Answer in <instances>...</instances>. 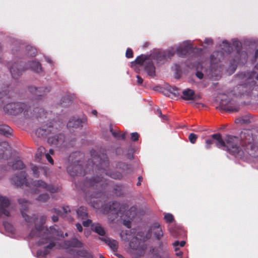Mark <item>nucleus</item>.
<instances>
[{
	"instance_id": "nucleus-38",
	"label": "nucleus",
	"mask_w": 258,
	"mask_h": 258,
	"mask_svg": "<svg viewBox=\"0 0 258 258\" xmlns=\"http://www.w3.org/2000/svg\"><path fill=\"white\" fill-rule=\"evenodd\" d=\"M139 246V243L137 238L133 239L130 243V246L133 249L137 250Z\"/></svg>"
},
{
	"instance_id": "nucleus-56",
	"label": "nucleus",
	"mask_w": 258,
	"mask_h": 258,
	"mask_svg": "<svg viewBox=\"0 0 258 258\" xmlns=\"http://www.w3.org/2000/svg\"><path fill=\"white\" fill-rule=\"evenodd\" d=\"M204 42L208 45H212L213 44L212 39L211 38H206Z\"/></svg>"
},
{
	"instance_id": "nucleus-63",
	"label": "nucleus",
	"mask_w": 258,
	"mask_h": 258,
	"mask_svg": "<svg viewBox=\"0 0 258 258\" xmlns=\"http://www.w3.org/2000/svg\"><path fill=\"white\" fill-rule=\"evenodd\" d=\"M185 244V242L184 241H181L179 242V245L181 247H183L184 246Z\"/></svg>"
},
{
	"instance_id": "nucleus-35",
	"label": "nucleus",
	"mask_w": 258,
	"mask_h": 258,
	"mask_svg": "<svg viewBox=\"0 0 258 258\" xmlns=\"http://www.w3.org/2000/svg\"><path fill=\"white\" fill-rule=\"evenodd\" d=\"M26 53L30 56H35L37 54V50L31 46H27L26 47Z\"/></svg>"
},
{
	"instance_id": "nucleus-55",
	"label": "nucleus",
	"mask_w": 258,
	"mask_h": 258,
	"mask_svg": "<svg viewBox=\"0 0 258 258\" xmlns=\"http://www.w3.org/2000/svg\"><path fill=\"white\" fill-rule=\"evenodd\" d=\"M233 45L238 48L241 46V43L238 40H234L233 42Z\"/></svg>"
},
{
	"instance_id": "nucleus-10",
	"label": "nucleus",
	"mask_w": 258,
	"mask_h": 258,
	"mask_svg": "<svg viewBox=\"0 0 258 258\" xmlns=\"http://www.w3.org/2000/svg\"><path fill=\"white\" fill-rule=\"evenodd\" d=\"M18 201L19 204L20 205H22L21 213L23 217L24 218L25 220L28 223H30L32 222H35V220H37L38 218L35 216L34 217H30L29 215H28L26 213H25L24 212L26 211L28 209V207L27 206V201H25L24 199H19Z\"/></svg>"
},
{
	"instance_id": "nucleus-5",
	"label": "nucleus",
	"mask_w": 258,
	"mask_h": 258,
	"mask_svg": "<svg viewBox=\"0 0 258 258\" xmlns=\"http://www.w3.org/2000/svg\"><path fill=\"white\" fill-rule=\"evenodd\" d=\"M152 233L157 240H160L163 237L164 233L159 223L155 222L150 226L146 235L143 238V240L145 241L150 239Z\"/></svg>"
},
{
	"instance_id": "nucleus-2",
	"label": "nucleus",
	"mask_w": 258,
	"mask_h": 258,
	"mask_svg": "<svg viewBox=\"0 0 258 258\" xmlns=\"http://www.w3.org/2000/svg\"><path fill=\"white\" fill-rule=\"evenodd\" d=\"M45 217H41L40 219L41 225H36L29 234V236L31 237H39L40 238L37 242L38 245H42L49 242L48 245L37 251V256L46 257L50 253V250L55 246V243L53 241L54 236L60 235L54 226H50L48 229L42 226L45 222Z\"/></svg>"
},
{
	"instance_id": "nucleus-8",
	"label": "nucleus",
	"mask_w": 258,
	"mask_h": 258,
	"mask_svg": "<svg viewBox=\"0 0 258 258\" xmlns=\"http://www.w3.org/2000/svg\"><path fill=\"white\" fill-rule=\"evenodd\" d=\"M27 174L25 172H21L11 179L12 183L17 187L31 186L30 182L28 181Z\"/></svg>"
},
{
	"instance_id": "nucleus-16",
	"label": "nucleus",
	"mask_w": 258,
	"mask_h": 258,
	"mask_svg": "<svg viewBox=\"0 0 258 258\" xmlns=\"http://www.w3.org/2000/svg\"><path fill=\"white\" fill-rule=\"evenodd\" d=\"M175 53L174 50H169L167 52H159L154 57L159 63H162L166 58H170Z\"/></svg>"
},
{
	"instance_id": "nucleus-13",
	"label": "nucleus",
	"mask_w": 258,
	"mask_h": 258,
	"mask_svg": "<svg viewBox=\"0 0 258 258\" xmlns=\"http://www.w3.org/2000/svg\"><path fill=\"white\" fill-rule=\"evenodd\" d=\"M10 70L12 77L15 79H17L22 75L24 69L21 64L17 62L13 64Z\"/></svg>"
},
{
	"instance_id": "nucleus-7",
	"label": "nucleus",
	"mask_w": 258,
	"mask_h": 258,
	"mask_svg": "<svg viewBox=\"0 0 258 258\" xmlns=\"http://www.w3.org/2000/svg\"><path fill=\"white\" fill-rule=\"evenodd\" d=\"M31 186L29 187L35 189H44L46 190L49 191L51 194L59 192V188L57 187H54L51 185H47L46 182L42 180H36L32 182H30Z\"/></svg>"
},
{
	"instance_id": "nucleus-3",
	"label": "nucleus",
	"mask_w": 258,
	"mask_h": 258,
	"mask_svg": "<svg viewBox=\"0 0 258 258\" xmlns=\"http://www.w3.org/2000/svg\"><path fill=\"white\" fill-rule=\"evenodd\" d=\"M108 163L107 161L104 160L103 162L100 163V167L97 165H94L93 168L95 169L96 174H94L91 177L87 176L86 180L84 183V186L86 188H92L97 189L103 188L107 184L106 179L102 176V173L106 175H108L114 179H119L121 177V175L119 173H110L106 171L104 172V170L102 169V167H106Z\"/></svg>"
},
{
	"instance_id": "nucleus-48",
	"label": "nucleus",
	"mask_w": 258,
	"mask_h": 258,
	"mask_svg": "<svg viewBox=\"0 0 258 258\" xmlns=\"http://www.w3.org/2000/svg\"><path fill=\"white\" fill-rule=\"evenodd\" d=\"M214 144L212 139H208L206 141V148L209 149L211 147V145Z\"/></svg>"
},
{
	"instance_id": "nucleus-51",
	"label": "nucleus",
	"mask_w": 258,
	"mask_h": 258,
	"mask_svg": "<svg viewBox=\"0 0 258 258\" xmlns=\"http://www.w3.org/2000/svg\"><path fill=\"white\" fill-rule=\"evenodd\" d=\"M167 243L166 242H164L162 241H159L158 243L159 249L160 250H163L164 248L166 247Z\"/></svg>"
},
{
	"instance_id": "nucleus-11",
	"label": "nucleus",
	"mask_w": 258,
	"mask_h": 258,
	"mask_svg": "<svg viewBox=\"0 0 258 258\" xmlns=\"http://www.w3.org/2000/svg\"><path fill=\"white\" fill-rule=\"evenodd\" d=\"M10 205V201L5 196L0 195V217L5 215L9 217V212L6 209Z\"/></svg>"
},
{
	"instance_id": "nucleus-29",
	"label": "nucleus",
	"mask_w": 258,
	"mask_h": 258,
	"mask_svg": "<svg viewBox=\"0 0 258 258\" xmlns=\"http://www.w3.org/2000/svg\"><path fill=\"white\" fill-rule=\"evenodd\" d=\"M50 88L46 87H41L37 88L35 96L37 99H40L41 97L44 96L46 93L49 92Z\"/></svg>"
},
{
	"instance_id": "nucleus-54",
	"label": "nucleus",
	"mask_w": 258,
	"mask_h": 258,
	"mask_svg": "<svg viewBox=\"0 0 258 258\" xmlns=\"http://www.w3.org/2000/svg\"><path fill=\"white\" fill-rule=\"evenodd\" d=\"M169 90L171 93L174 94V95L179 94V93L178 92L177 89L176 87H170Z\"/></svg>"
},
{
	"instance_id": "nucleus-33",
	"label": "nucleus",
	"mask_w": 258,
	"mask_h": 258,
	"mask_svg": "<svg viewBox=\"0 0 258 258\" xmlns=\"http://www.w3.org/2000/svg\"><path fill=\"white\" fill-rule=\"evenodd\" d=\"M78 255L85 258H94L93 255L85 249L79 250L77 252Z\"/></svg>"
},
{
	"instance_id": "nucleus-6",
	"label": "nucleus",
	"mask_w": 258,
	"mask_h": 258,
	"mask_svg": "<svg viewBox=\"0 0 258 258\" xmlns=\"http://www.w3.org/2000/svg\"><path fill=\"white\" fill-rule=\"evenodd\" d=\"M135 61L137 63L143 66L145 68V70L149 76H154L155 75V68L150 58H148L144 55H141L138 57Z\"/></svg>"
},
{
	"instance_id": "nucleus-60",
	"label": "nucleus",
	"mask_w": 258,
	"mask_h": 258,
	"mask_svg": "<svg viewBox=\"0 0 258 258\" xmlns=\"http://www.w3.org/2000/svg\"><path fill=\"white\" fill-rule=\"evenodd\" d=\"M155 113L156 114L158 115L160 117L162 116V112L161 110L159 108H157V110L155 111Z\"/></svg>"
},
{
	"instance_id": "nucleus-49",
	"label": "nucleus",
	"mask_w": 258,
	"mask_h": 258,
	"mask_svg": "<svg viewBox=\"0 0 258 258\" xmlns=\"http://www.w3.org/2000/svg\"><path fill=\"white\" fill-rule=\"evenodd\" d=\"M126 56L127 58H132L133 57V52L131 48H127L125 53Z\"/></svg>"
},
{
	"instance_id": "nucleus-61",
	"label": "nucleus",
	"mask_w": 258,
	"mask_h": 258,
	"mask_svg": "<svg viewBox=\"0 0 258 258\" xmlns=\"http://www.w3.org/2000/svg\"><path fill=\"white\" fill-rule=\"evenodd\" d=\"M143 178L142 176H139L138 177V182H137V184L138 186L141 185V182L143 181Z\"/></svg>"
},
{
	"instance_id": "nucleus-42",
	"label": "nucleus",
	"mask_w": 258,
	"mask_h": 258,
	"mask_svg": "<svg viewBox=\"0 0 258 258\" xmlns=\"http://www.w3.org/2000/svg\"><path fill=\"white\" fill-rule=\"evenodd\" d=\"M221 48L226 52H229L230 51L229 44L227 41H224L221 45Z\"/></svg>"
},
{
	"instance_id": "nucleus-28",
	"label": "nucleus",
	"mask_w": 258,
	"mask_h": 258,
	"mask_svg": "<svg viewBox=\"0 0 258 258\" xmlns=\"http://www.w3.org/2000/svg\"><path fill=\"white\" fill-rule=\"evenodd\" d=\"M148 254L150 255V258H162L158 248L151 246L149 248Z\"/></svg>"
},
{
	"instance_id": "nucleus-53",
	"label": "nucleus",
	"mask_w": 258,
	"mask_h": 258,
	"mask_svg": "<svg viewBox=\"0 0 258 258\" xmlns=\"http://www.w3.org/2000/svg\"><path fill=\"white\" fill-rule=\"evenodd\" d=\"M4 226L7 230L11 231L13 229L12 225L8 222H5L4 223Z\"/></svg>"
},
{
	"instance_id": "nucleus-31",
	"label": "nucleus",
	"mask_w": 258,
	"mask_h": 258,
	"mask_svg": "<svg viewBox=\"0 0 258 258\" xmlns=\"http://www.w3.org/2000/svg\"><path fill=\"white\" fill-rule=\"evenodd\" d=\"M9 145L8 143L4 142L2 143L0 145V150L3 151V153H0V157L4 158L5 154H7L10 153Z\"/></svg>"
},
{
	"instance_id": "nucleus-37",
	"label": "nucleus",
	"mask_w": 258,
	"mask_h": 258,
	"mask_svg": "<svg viewBox=\"0 0 258 258\" xmlns=\"http://www.w3.org/2000/svg\"><path fill=\"white\" fill-rule=\"evenodd\" d=\"M110 131L111 132L112 135L116 138L118 139H124L125 138V133L119 135L118 133L113 131V128L110 127Z\"/></svg>"
},
{
	"instance_id": "nucleus-43",
	"label": "nucleus",
	"mask_w": 258,
	"mask_h": 258,
	"mask_svg": "<svg viewBox=\"0 0 258 258\" xmlns=\"http://www.w3.org/2000/svg\"><path fill=\"white\" fill-rule=\"evenodd\" d=\"M53 151L52 149H50L49 150V153H46L45 154V156L46 157V158L47 159V160H48V161L51 163V164H53V160L52 159V158L50 156V154H53Z\"/></svg>"
},
{
	"instance_id": "nucleus-46",
	"label": "nucleus",
	"mask_w": 258,
	"mask_h": 258,
	"mask_svg": "<svg viewBox=\"0 0 258 258\" xmlns=\"http://www.w3.org/2000/svg\"><path fill=\"white\" fill-rule=\"evenodd\" d=\"M49 195H39L38 200L42 202H46L49 199Z\"/></svg>"
},
{
	"instance_id": "nucleus-24",
	"label": "nucleus",
	"mask_w": 258,
	"mask_h": 258,
	"mask_svg": "<svg viewBox=\"0 0 258 258\" xmlns=\"http://www.w3.org/2000/svg\"><path fill=\"white\" fill-rule=\"evenodd\" d=\"M77 218L79 219L83 220L88 216V213L86 207L81 206L76 211Z\"/></svg>"
},
{
	"instance_id": "nucleus-50",
	"label": "nucleus",
	"mask_w": 258,
	"mask_h": 258,
	"mask_svg": "<svg viewBox=\"0 0 258 258\" xmlns=\"http://www.w3.org/2000/svg\"><path fill=\"white\" fill-rule=\"evenodd\" d=\"M139 135L137 133H133L131 134V140L133 141H136L138 140Z\"/></svg>"
},
{
	"instance_id": "nucleus-12",
	"label": "nucleus",
	"mask_w": 258,
	"mask_h": 258,
	"mask_svg": "<svg viewBox=\"0 0 258 258\" xmlns=\"http://www.w3.org/2000/svg\"><path fill=\"white\" fill-rule=\"evenodd\" d=\"M192 48L191 44L189 41H185L180 43L179 45L176 46L174 51H176L178 55H185L189 50Z\"/></svg>"
},
{
	"instance_id": "nucleus-45",
	"label": "nucleus",
	"mask_w": 258,
	"mask_h": 258,
	"mask_svg": "<svg viewBox=\"0 0 258 258\" xmlns=\"http://www.w3.org/2000/svg\"><path fill=\"white\" fill-rule=\"evenodd\" d=\"M235 122L236 123H248L250 121L248 119L242 117L236 119Z\"/></svg>"
},
{
	"instance_id": "nucleus-20",
	"label": "nucleus",
	"mask_w": 258,
	"mask_h": 258,
	"mask_svg": "<svg viewBox=\"0 0 258 258\" xmlns=\"http://www.w3.org/2000/svg\"><path fill=\"white\" fill-rule=\"evenodd\" d=\"M56 130L52 127L49 126L47 128H39L36 131V134L38 137H45L49 135L50 133L54 134Z\"/></svg>"
},
{
	"instance_id": "nucleus-62",
	"label": "nucleus",
	"mask_w": 258,
	"mask_h": 258,
	"mask_svg": "<svg viewBox=\"0 0 258 258\" xmlns=\"http://www.w3.org/2000/svg\"><path fill=\"white\" fill-rule=\"evenodd\" d=\"M173 245L174 246H177L179 245V241H175L173 243Z\"/></svg>"
},
{
	"instance_id": "nucleus-41",
	"label": "nucleus",
	"mask_w": 258,
	"mask_h": 258,
	"mask_svg": "<svg viewBox=\"0 0 258 258\" xmlns=\"http://www.w3.org/2000/svg\"><path fill=\"white\" fill-rule=\"evenodd\" d=\"M14 105V109L15 110H17L18 112H21L24 110L23 107L24 106V104L22 103H17L14 104H11V106Z\"/></svg>"
},
{
	"instance_id": "nucleus-30",
	"label": "nucleus",
	"mask_w": 258,
	"mask_h": 258,
	"mask_svg": "<svg viewBox=\"0 0 258 258\" xmlns=\"http://www.w3.org/2000/svg\"><path fill=\"white\" fill-rule=\"evenodd\" d=\"M28 68L38 73L42 71L41 64L38 61H32L30 62Z\"/></svg>"
},
{
	"instance_id": "nucleus-22",
	"label": "nucleus",
	"mask_w": 258,
	"mask_h": 258,
	"mask_svg": "<svg viewBox=\"0 0 258 258\" xmlns=\"http://www.w3.org/2000/svg\"><path fill=\"white\" fill-rule=\"evenodd\" d=\"M100 239L105 242L114 251H117L118 249V242L116 240L111 239L109 237H102Z\"/></svg>"
},
{
	"instance_id": "nucleus-26",
	"label": "nucleus",
	"mask_w": 258,
	"mask_h": 258,
	"mask_svg": "<svg viewBox=\"0 0 258 258\" xmlns=\"http://www.w3.org/2000/svg\"><path fill=\"white\" fill-rule=\"evenodd\" d=\"M194 91L189 89L184 90L182 91L183 96L182 98L185 100H190L194 99Z\"/></svg>"
},
{
	"instance_id": "nucleus-57",
	"label": "nucleus",
	"mask_w": 258,
	"mask_h": 258,
	"mask_svg": "<svg viewBox=\"0 0 258 258\" xmlns=\"http://www.w3.org/2000/svg\"><path fill=\"white\" fill-rule=\"evenodd\" d=\"M137 83L139 85H141L143 82V79L139 75L137 76Z\"/></svg>"
},
{
	"instance_id": "nucleus-34",
	"label": "nucleus",
	"mask_w": 258,
	"mask_h": 258,
	"mask_svg": "<svg viewBox=\"0 0 258 258\" xmlns=\"http://www.w3.org/2000/svg\"><path fill=\"white\" fill-rule=\"evenodd\" d=\"M46 154V150L43 147H40L38 148L37 153L35 155V158L37 161H40L42 155Z\"/></svg>"
},
{
	"instance_id": "nucleus-47",
	"label": "nucleus",
	"mask_w": 258,
	"mask_h": 258,
	"mask_svg": "<svg viewBox=\"0 0 258 258\" xmlns=\"http://www.w3.org/2000/svg\"><path fill=\"white\" fill-rule=\"evenodd\" d=\"M92 221L90 219H87V220L83 221L82 222V224L84 227H89V226H91L93 224Z\"/></svg>"
},
{
	"instance_id": "nucleus-4",
	"label": "nucleus",
	"mask_w": 258,
	"mask_h": 258,
	"mask_svg": "<svg viewBox=\"0 0 258 258\" xmlns=\"http://www.w3.org/2000/svg\"><path fill=\"white\" fill-rule=\"evenodd\" d=\"M244 134H245L243 133L241 134V137L243 140L242 142H241L239 139L237 137L230 135L227 136L225 142V146L224 147L223 150L227 151L229 153L235 156L241 157L244 154V151L241 149L240 144H242L244 150L245 151V144L244 143V141H249V137H251L250 135H248L247 138L244 139Z\"/></svg>"
},
{
	"instance_id": "nucleus-14",
	"label": "nucleus",
	"mask_w": 258,
	"mask_h": 258,
	"mask_svg": "<svg viewBox=\"0 0 258 258\" xmlns=\"http://www.w3.org/2000/svg\"><path fill=\"white\" fill-rule=\"evenodd\" d=\"M83 246V243L76 238H73L70 240L64 241L62 245V247L66 249L71 247L81 248Z\"/></svg>"
},
{
	"instance_id": "nucleus-39",
	"label": "nucleus",
	"mask_w": 258,
	"mask_h": 258,
	"mask_svg": "<svg viewBox=\"0 0 258 258\" xmlns=\"http://www.w3.org/2000/svg\"><path fill=\"white\" fill-rule=\"evenodd\" d=\"M220 106L221 107V108L223 109V110H226V111H230V112H236L238 110L236 108H234L232 107H226L224 103V102L223 101H222L221 102H220Z\"/></svg>"
},
{
	"instance_id": "nucleus-15",
	"label": "nucleus",
	"mask_w": 258,
	"mask_h": 258,
	"mask_svg": "<svg viewBox=\"0 0 258 258\" xmlns=\"http://www.w3.org/2000/svg\"><path fill=\"white\" fill-rule=\"evenodd\" d=\"M52 212L55 213L57 214V215H53L51 217L52 221L54 222H56L58 221V215L59 216H64V214H68V213H70L71 210L69 207H63L60 209L54 208L52 210Z\"/></svg>"
},
{
	"instance_id": "nucleus-27",
	"label": "nucleus",
	"mask_w": 258,
	"mask_h": 258,
	"mask_svg": "<svg viewBox=\"0 0 258 258\" xmlns=\"http://www.w3.org/2000/svg\"><path fill=\"white\" fill-rule=\"evenodd\" d=\"M82 121L81 119L73 118L69 120L67 124L69 128H77L82 126Z\"/></svg>"
},
{
	"instance_id": "nucleus-23",
	"label": "nucleus",
	"mask_w": 258,
	"mask_h": 258,
	"mask_svg": "<svg viewBox=\"0 0 258 258\" xmlns=\"http://www.w3.org/2000/svg\"><path fill=\"white\" fill-rule=\"evenodd\" d=\"M31 170L33 171V175L35 177H39L41 174L46 175L47 168L45 167H37L32 165Z\"/></svg>"
},
{
	"instance_id": "nucleus-44",
	"label": "nucleus",
	"mask_w": 258,
	"mask_h": 258,
	"mask_svg": "<svg viewBox=\"0 0 258 258\" xmlns=\"http://www.w3.org/2000/svg\"><path fill=\"white\" fill-rule=\"evenodd\" d=\"M198 139V136L194 133H191L188 136V139L191 144H195Z\"/></svg>"
},
{
	"instance_id": "nucleus-36",
	"label": "nucleus",
	"mask_w": 258,
	"mask_h": 258,
	"mask_svg": "<svg viewBox=\"0 0 258 258\" xmlns=\"http://www.w3.org/2000/svg\"><path fill=\"white\" fill-rule=\"evenodd\" d=\"M24 167L23 163L19 160H16L12 165V168L14 170L22 169Z\"/></svg>"
},
{
	"instance_id": "nucleus-18",
	"label": "nucleus",
	"mask_w": 258,
	"mask_h": 258,
	"mask_svg": "<svg viewBox=\"0 0 258 258\" xmlns=\"http://www.w3.org/2000/svg\"><path fill=\"white\" fill-rule=\"evenodd\" d=\"M64 136L62 134H57L54 136H50L48 138V143L50 145H61L64 141Z\"/></svg>"
},
{
	"instance_id": "nucleus-9",
	"label": "nucleus",
	"mask_w": 258,
	"mask_h": 258,
	"mask_svg": "<svg viewBox=\"0 0 258 258\" xmlns=\"http://www.w3.org/2000/svg\"><path fill=\"white\" fill-rule=\"evenodd\" d=\"M249 141H244L245 144V152L252 157L258 156V147L253 142V139L249 137Z\"/></svg>"
},
{
	"instance_id": "nucleus-25",
	"label": "nucleus",
	"mask_w": 258,
	"mask_h": 258,
	"mask_svg": "<svg viewBox=\"0 0 258 258\" xmlns=\"http://www.w3.org/2000/svg\"><path fill=\"white\" fill-rule=\"evenodd\" d=\"M92 230L100 236H104L105 231L99 223H94L91 225Z\"/></svg>"
},
{
	"instance_id": "nucleus-17",
	"label": "nucleus",
	"mask_w": 258,
	"mask_h": 258,
	"mask_svg": "<svg viewBox=\"0 0 258 258\" xmlns=\"http://www.w3.org/2000/svg\"><path fill=\"white\" fill-rule=\"evenodd\" d=\"M67 170L70 175L72 176L81 175L82 174V165H70L68 167Z\"/></svg>"
},
{
	"instance_id": "nucleus-58",
	"label": "nucleus",
	"mask_w": 258,
	"mask_h": 258,
	"mask_svg": "<svg viewBox=\"0 0 258 258\" xmlns=\"http://www.w3.org/2000/svg\"><path fill=\"white\" fill-rule=\"evenodd\" d=\"M76 228L77 230L79 232H82L83 231V227L80 223H77L76 225Z\"/></svg>"
},
{
	"instance_id": "nucleus-19",
	"label": "nucleus",
	"mask_w": 258,
	"mask_h": 258,
	"mask_svg": "<svg viewBox=\"0 0 258 258\" xmlns=\"http://www.w3.org/2000/svg\"><path fill=\"white\" fill-rule=\"evenodd\" d=\"M211 137L213 143L215 144L216 147L219 148H222L223 150L224 147L225 146V142L222 139L221 134L219 133L215 134L212 135Z\"/></svg>"
},
{
	"instance_id": "nucleus-59",
	"label": "nucleus",
	"mask_w": 258,
	"mask_h": 258,
	"mask_svg": "<svg viewBox=\"0 0 258 258\" xmlns=\"http://www.w3.org/2000/svg\"><path fill=\"white\" fill-rule=\"evenodd\" d=\"M196 75V76L200 79H202L204 76L203 74L200 72H197Z\"/></svg>"
},
{
	"instance_id": "nucleus-64",
	"label": "nucleus",
	"mask_w": 258,
	"mask_h": 258,
	"mask_svg": "<svg viewBox=\"0 0 258 258\" xmlns=\"http://www.w3.org/2000/svg\"><path fill=\"white\" fill-rule=\"evenodd\" d=\"M160 117L163 119V120H167V117L165 115H163L162 114V116H160Z\"/></svg>"
},
{
	"instance_id": "nucleus-40",
	"label": "nucleus",
	"mask_w": 258,
	"mask_h": 258,
	"mask_svg": "<svg viewBox=\"0 0 258 258\" xmlns=\"http://www.w3.org/2000/svg\"><path fill=\"white\" fill-rule=\"evenodd\" d=\"M164 219L167 223H170L174 220V217L170 213H165L164 214Z\"/></svg>"
},
{
	"instance_id": "nucleus-52",
	"label": "nucleus",
	"mask_w": 258,
	"mask_h": 258,
	"mask_svg": "<svg viewBox=\"0 0 258 258\" xmlns=\"http://www.w3.org/2000/svg\"><path fill=\"white\" fill-rule=\"evenodd\" d=\"M37 88H37L35 86H30L29 87V91L30 93L35 95V94L37 92Z\"/></svg>"
},
{
	"instance_id": "nucleus-32",
	"label": "nucleus",
	"mask_w": 258,
	"mask_h": 258,
	"mask_svg": "<svg viewBox=\"0 0 258 258\" xmlns=\"http://www.w3.org/2000/svg\"><path fill=\"white\" fill-rule=\"evenodd\" d=\"M12 129L6 124L0 125V134H3L6 136H8L11 135Z\"/></svg>"
},
{
	"instance_id": "nucleus-21",
	"label": "nucleus",
	"mask_w": 258,
	"mask_h": 258,
	"mask_svg": "<svg viewBox=\"0 0 258 258\" xmlns=\"http://www.w3.org/2000/svg\"><path fill=\"white\" fill-rule=\"evenodd\" d=\"M257 70L258 65L255 66V70L251 72L250 74H248L246 75L244 74L243 76L242 77V79H246L247 82L245 83V85H248L251 82H253V80L254 78L258 80V73L256 71Z\"/></svg>"
},
{
	"instance_id": "nucleus-1",
	"label": "nucleus",
	"mask_w": 258,
	"mask_h": 258,
	"mask_svg": "<svg viewBox=\"0 0 258 258\" xmlns=\"http://www.w3.org/2000/svg\"><path fill=\"white\" fill-rule=\"evenodd\" d=\"M106 195H91L89 204L96 209H101L104 214L111 213L119 216L122 219H132L135 216L136 208L132 207L128 210V206L120 204L115 201L106 202Z\"/></svg>"
}]
</instances>
